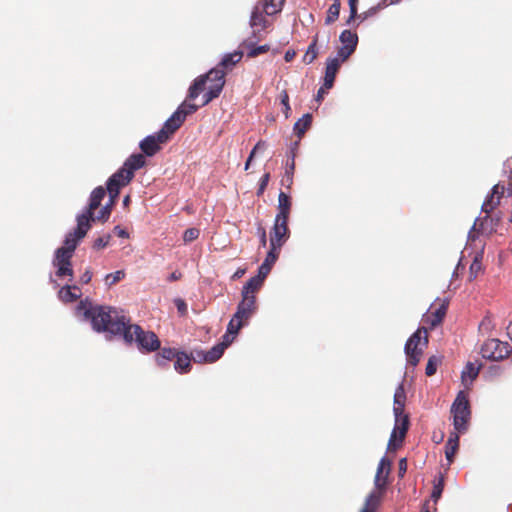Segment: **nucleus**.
Here are the masks:
<instances>
[{
	"label": "nucleus",
	"mask_w": 512,
	"mask_h": 512,
	"mask_svg": "<svg viewBox=\"0 0 512 512\" xmlns=\"http://www.w3.org/2000/svg\"><path fill=\"white\" fill-rule=\"evenodd\" d=\"M78 311L84 309V317L90 320L92 327L97 332H107L112 335H123L126 343L137 344L143 352H154L160 348V340L152 331H144L137 324H129L124 316L107 306H90L85 308L83 302L78 306Z\"/></svg>",
	"instance_id": "f257e3e1"
},
{
	"label": "nucleus",
	"mask_w": 512,
	"mask_h": 512,
	"mask_svg": "<svg viewBox=\"0 0 512 512\" xmlns=\"http://www.w3.org/2000/svg\"><path fill=\"white\" fill-rule=\"evenodd\" d=\"M145 165L146 159L142 154H133L128 157L123 166L107 180L106 191L112 203H116L120 189L130 183L134 177V172Z\"/></svg>",
	"instance_id": "f03ea898"
},
{
	"label": "nucleus",
	"mask_w": 512,
	"mask_h": 512,
	"mask_svg": "<svg viewBox=\"0 0 512 512\" xmlns=\"http://www.w3.org/2000/svg\"><path fill=\"white\" fill-rule=\"evenodd\" d=\"M507 193V196L512 195V167L510 170L508 184L507 187L504 185L497 183L493 186L491 194L486 198L484 203L482 204V211L486 213V216L481 220L479 224V231H487L493 232L495 227L498 225L499 218L493 219L489 216V213L493 211L499 204L500 199L503 195Z\"/></svg>",
	"instance_id": "7ed1b4c3"
},
{
	"label": "nucleus",
	"mask_w": 512,
	"mask_h": 512,
	"mask_svg": "<svg viewBox=\"0 0 512 512\" xmlns=\"http://www.w3.org/2000/svg\"><path fill=\"white\" fill-rule=\"evenodd\" d=\"M428 345V332L425 327L418 328L407 340L405 344V354L407 362L411 366H416L423 355L424 349Z\"/></svg>",
	"instance_id": "20e7f679"
},
{
	"label": "nucleus",
	"mask_w": 512,
	"mask_h": 512,
	"mask_svg": "<svg viewBox=\"0 0 512 512\" xmlns=\"http://www.w3.org/2000/svg\"><path fill=\"white\" fill-rule=\"evenodd\" d=\"M175 131L167 126L165 122L163 127L155 134L145 137L139 144L143 156L152 157L161 150V146L167 143L174 135Z\"/></svg>",
	"instance_id": "39448f33"
},
{
	"label": "nucleus",
	"mask_w": 512,
	"mask_h": 512,
	"mask_svg": "<svg viewBox=\"0 0 512 512\" xmlns=\"http://www.w3.org/2000/svg\"><path fill=\"white\" fill-rule=\"evenodd\" d=\"M451 413L453 414V425L456 432L464 433L468 427L471 411L469 401L462 391L458 393L453 402Z\"/></svg>",
	"instance_id": "423d86ee"
},
{
	"label": "nucleus",
	"mask_w": 512,
	"mask_h": 512,
	"mask_svg": "<svg viewBox=\"0 0 512 512\" xmlns=\"http://www.w3.org/2000/svg\"><path fill=\"white\" fill-rule=\"evenodd\" d=\"M511 352L512 347L508 342H502L494 338L485 341L481 347L482 356L494 361H499L508 357Z\"/></svg>",
	"instance_id": "0eeeda50"
},
{
	"label": "nucleus",
	"mask_w": 512,
	"mask_h": 512,
	"mask_svg": "<svg viewBox=\"0 0 512 512\" xmlns=\"http://www.w3.org/2000/svg\"><path fill=\"white\" fill-rule=\"evenodd\" d=\"M90 228L91 223L88 222L86 217L77 216V227L73 232L66 235L62 248L74 253L78 243L86 236Z\"/></svg>",
	"instance_id": "6e6552de"
},
{
	"label": "nucleus",
	"mask_w": 512,
	"mask_h": 512,
	"mask_svg": "<svg viewBox=\"0 0 512 512\" xmlns=\"http://www.w3.org/2000/svg\"><path fill=\"white\" fill-rule=\"evenodd\" d=\"M197 110L198 106L196 104L183 102L165 122L176 132L182 126L186 117Z\"/></svg>",
	"instance_id": "1a4fd4ad"
},
{
	"label": "nucleus",
	"mask_w": 512,
	"mask_h": 512,
	"mask_svg": "<svg viewBox=\"0 0 512 512\" xmlns=\"http://www.w3.org/2000/svg\"><path fill=\"white\" fill-rule=\"evenodd\" d=\"M290 236L288 219L275 218L270 235V246H283Z\"/></svg>",
	"instance_id": "9d476101"
},
{
	"label": "nucleus",
	"mask_w": 512,
	"mask_h": 512,
	"mask_svg": "<svg viewBox=\"0 0 512 512\" xmlns=\"http://www.w3.org/2000/svg\"><path fill=\"white\" fill-rule=\"evenodd\" d=\"M408 427L409 419L407 415H404L403 418H399L398 422L396 421V425L390 435L388 442V450H396L401 446L407 433Z\"/></svg>",
	"instance_id": "9b49d317"
},
{
	"label": "nucleus",
	"mask_w": 512,
	"mask_h": 512,
	"mask_svg": "<svg viewBox=\"0 0 512 512\" xmlns=\"http://www.w3.org/2000/svg\"><path fill=\"white\" fill-rule=\"evenodd\" d=\"M106 195V190L102 186L96 187L90 195V201L88 204V207L86 211L78 217H86L88 222L91 223L92 221H95L94 219V211L101 205L102 200L104 199Z\"/></svg>",
	"instance_id": "f8f14e48"
},
{
	"label": "nucleus",
	"mask_w": 512,
	"mask_h": 512,
	"mask_svg": "<svg viewBox=\"0 0 512 512\" xmlns=\"http://www.w3.org/2000/svg\"><path fill=\"white\" fill-rule=\"evenodd\" d=\"M256 296L242 295V300L237 306L236 318L248 321L256 311Z\"/></svg>",
	"instance_id": "ddd939ff"
},
{
	"label": "nucleus",
	"mask_w": 512,
	"mask_h": 512,
	"mask_svg": "<svg viewBox=\"0 0 512 512\" xmlns=\"http://www.w3.org/2000/svg\"><path fill=\"white\" fill-rule=\"evenodd\" d=\"M391 470V461L383 457L378 464L377 472L374 479L376 489L385 490L387 486V479Z\"/></svg>",
	"instance_id": "4468645a"
},
{
	"label": "nucleus",
	"mask_w": 512,
	"mask_h": 512,
	"mask_svg": "<svg viewBox=\"0 0 512 512\" xmlns=\"http://www.w3.org/2000/svg\"><path fill=\"white\" fill-rule=\"evenodd\" d=\"M341 66L339 58H328L326 61L325 68V76H324V86L327 89H331L333 87L337 72L339 71Z\"/></svg>",
	"instance_id": "2eb2a0df"
},
{
	"label": "nucleus",
	"mask_w": 512,
	"mask_h": 512,
	"mask_svg": "<svg viewBox=\"0 0 512 512\" xmlns=\"http://www.w3.org/2000/svg\"><path fill=\"white\" fill-rule=\"evenodd\" d=\"M206 77V81H210L211 84L209 85L210 88H216L219 87V91H222L225 85V76L226 71L221 68L219 65H217L215 68H212L203 75Z\"/></svg>",
	"instance_id": "dca6fc26"
},
{
	"label": "nucleus",
	"mask_w": 512,
	"mask_h": 512,
	"mask_svg": "<svg viewBox=\"0 0 512 512\" xmlns=\"http://www.w3.org/2000/svg\"><path fill=\"white\" fill-rule=\"evenodd\" d=\"M447 307L448 304L446 302H442L437 309L425 315L423 320L429 325L430 329H434L443 321L447 312Z\"/></svg>",
	"instance_id": "f3484780"
},
{
	"label": "nucleus",
	"mask_w": 512,
	"mask_h": 512,
	"mask_svg": "<svg viewBox=\"0 0 512 512\" xmlns=\"http://www.w3.org/2000/svg\"><path fill=\"white\" fill-rule=\"evenodd\" d=\"M406 401V393L402 384H400L394 393V407L393 412L396 418V421H399V418H403L404 416V407Z\"/></svg>",
	"instance_id": "a211bd4d"
},
{
	"label": "nucleus",
	"mask_w": 512,
	"mask_h": 512,
	"mask_svg": "<svg viewBox=\"0 0 512 512\" xmlns=\"http://www.w3.org/2000/svg\"><path fill=\"white\" fill-rule=\"evenodd\" d=\"M291 206L292 202L290 196L281 191L278 195V213L275 218L289 219Z\"/></svg>",
	"instance_id": "6ab92c4d"
},
{
	"label": "nucleus",
	"mask_w": 512,
	"mask_h": 512,
	"mask_svg": "<svg viewBox=\"0 0 512 512\" xmlns=\"http://www.w3.org/2000/svg\"><path fill=\"white\" fill-rule=\"evenodd\" d=\"M384 491L385 490L376 489L375 491L370 493L369 496L366 498L364 507L361 509L360 512H376L380 505Z\"/></svg>",
	"instance_id": "aec40b11"
},
{
	"label": "nucleus",
	"mask_w": 512,
	"mask_h": 512,
	"mask_svg": "<svg viewBox=\"0 0 512 512\" xmlns=\"http://www.w3.org/2000/svg\"><path fill=\"white\" fill-rule=\"evenodd\" d=\"M459 448V435L458 432L451 433L446 444H445V456L448 464H451L454 460V456Z\"/></svg>",
	"instance_id": "412c9836"
},
{
	"label": "nucleus",
	"mask_w": 512,
	"mask_h": 512,
	"mask_svg": "<svg viewBox=\"0 0 512 512\" xmlns=\"http://www.w3.org/2000/svg\"><path fill=\"white\" fill-rule=\"evenodd\" d=\"M58 296L61 301L71 303L80 298L81 291L76 285H66L59 290Z\"/></svg>",
	"instance_id": "4be33fe9"
},
{
	"label": "nucleus",
	"mask_w": 512,
	"mask_h": 512,
	"mask_svg": "<svg viewBox=\"0 0 512 512\" xmlns=\"http://www.w3.org/2000/svg\"><path fill=\"white\" fill-rule=\"evenodd\" d=\"M175 370L180 373H187L191 369V357L185 352H178L174 364Z\"/></svg>",
	"instance_id": "5701e85b"
},
{
	"label": "nucleus",
	"mask_w": 512,
	"mask_h": 512,
	"mask_svg": "<svg viewBox=\"0 0 512 512\" xmlns=\"http://www.w3.org/2000/svg\"><path fill=\"white\" fill-rule=\"evenodd\" d=\"M250 25L252 28L260 27L261 29H264L267 25V19L264 16L263 12L260 11L258 8H255L252 12L251 18H250ZM258 31L256 29L253 30V35L255 38H258L257 36Z\"/></svg>",
	"instance_id": "b1692460"
},
{
	"label": "nucleus",
	"mask_w": 512,
	"mask_h": 512,
	"mask_svg": "<svg viewBox=\"0 0 512 512\" xmlns=\"http://www.w3.org/2000/svg\"><path fill=\"white\" fill-rule=\"evenodd\" d=\"M242 57L243 53L241 51H234L233 53L226 54L218 65L227 72V70H231Z\"/></svg>",
	"instance_id": "393cba45"
},
{
	"label": "nucleus",
	"mask_w": 512,
	"mask_h": 512,
	"mask_svg": "<svg viewBox=\"0 0 512 512\" xmlns=\"http://www.w3.org/2000/svg\"><path fill=\"white\" fill-rule=\"evenodd\" d=\"M312 124V115L310 113H306L300 118L293 127L295 134L301 138L305 132L310 128Z\"/></svg>",
	"instance_id": "a878e982"
},
{
	"label": "nucleus",
	"mask_w": 512,
	"mask_h": 512,
	"mask_svg": "<svg viewBox=\"0 0 512 512\" xmlns=\"http://www.w3.org/2000/svg\"><path fill=\"white\" fill-rule=\"evenodd\" d=\"M206 83V77L203 75L197 77L189 88L188 98L191 100L196 99L199 94L205 90Z\"/></svg>",
	"instance_id": "bb28decb"
},
{
	"label": "nucleus",
	"mask_w": 512,
	"mask_h": 512,
	"mask_svg": "<svg viewBox=\"0 0 512 512\" xmlns=\"http://www.w3.org/2000/svg\"><path fill=\"white\" fill-rule=\"evenodd\" d=\"M262 285L263 282L261 281L260 277L253 276L244 285L242 289V295L255 296V294L260 290Z\"/></svg>",
	"instance_id": "cd10ccee"
},
{
	"label": "nucleus",
	"mask_w": 512,
	"mask_h": 512,
	"mask_svg": "<svg viewBox=\"0 0 512 512\" xmlns=\"http://www.w3.org/2000/svg\"><path fill=\"white\" fill-rule=\"evenodd\" d=\"M177 353L178 351L174 348H162L156 355L157 364L161 367L166 366L168 361L176 358Z\"/></svg>",
	"instance_id": "c85d7f7f"
},
{
	"label": "nucleus",
	"mask_w": 512,
	"mask_h": 512,
	"mask_svg": "<svg viewBox=\"0 0 512 512\" xmlns=\"http://www.w3.org/2000/svg\"><path fill=\"white\" fill-rule=\"evenodd\" d=\"M481 365H476L472 362H468L462 371V381L466 382L468 379L470 382L474 381L480 371Z\"/></svg>",
	"instance_id": "c756f323"
},
{
	"label": "nucleus",
	"mask_w": 512,
	"mask_h": 512,
	"mask_svg": "<svg viewBox=\"0 0 512 512\" xmlns=\"http://www.w3.org/2000/svg\"><path fill=\"white\" fill-rule=\"evenodd\" d=\"M295 170L294 155H292L291 162H287L285 173L281 179V184L286 188H290L293 184V175Z\"/></svg>",
	"instance_id": "7c9ffc66"
},
{
	"label": "nucleus",
	"mask_w": 512,
	"mask_h": 512,
	"mask_svg": "<svg viewBox=\"0 0 512 512\" xmlns=\"http://www.w3.org/2000/svg\"><path fill=\"white\" fill-rule=\"evenodd\" d=\"M340 42L342 46H347L355 50L358 43V36L350 30H344L340 35Z\"/></svg>",
	"instance_id": "2f4dec72"
},
{
	"label": "nucleus",
	"mask_w": 512,
	"mask_h": 512,
	"mask_svg": "<svg viewBox=\"0 0 512 512\" xmlns=\"http://www.w3.org/2000/svg\"><path fill=\"white\" fill-rule=\"evenodd\" d=\"M317 41L318 36L316 35L310 45L307 48L306 53L304 54L302 61L305 64H311L318 56V50H317Z\"/></svg>",
	"instance_id": "473e14b6"
},
{
	"label": "nucleus",
	"mask_w": 512,
	"mask_h": 512,
	"mask_svg": "<svg viewBox=\"0 0 512 512\" xmlns=\"http://www.w3.org/2000/svg\"><path fill=\"white\" fill-rule=\"evenodd\" d=\"M340 8H341V2L340 0H334L333 3L330 5L327 11L326 16V24H331L335 22L340 14Z\"/></svg>",
	"instance_id": "72a5a7b5"
},
{
	"label": "nucleus",
	"mask_w": 512,
	"mask_h": 512,
	"mask_svg": "<svg viewBox=\"0 0 512 512\" xmlns=\"http://www.w3.org/2000/svg\"><path fill=\"white\" fill-rule=\"evenodd\" d=\"M285 0H265L264 12L267 15H274L281 11V6Z\"/></svg>",
	"instance_id": "f704fd0d"
},
{
	"label": "nucleus",
	"mask_w": 512,
	"mask_h": 512,
	"mask_svg": "<svg viewBox=\"0 0 512 512\" xmlns=\"http://www.w3.org/2000/svg\"><path fill=\"white\" fill-rule=\"evenodd\" d=\"M245 323L246 321L241 318H236V314H234L227 325V331L236 336Z\"/></svg>",
	"instance_id": "c9c22d12"
},
{
	"label": "nucleus",
	"mask_w": 512,
	"mask_h": 512,
	"mask_svg": "<svg viewBox=\"0 0 512 512\" xmlns=\"http://www.w3.org/2000/svg\"><path fill=\"white\" fill-rule=\"evenodd\" d=\"M224 353L223 347L218 344L213 346L210 350L206 351V363H213L217 361Z\"/></svg>",
	"instance_id": "e433bc0d"
},
{
	"label": "nucleus",
	"mask_w": 512,
	"mask_h": 512,
	"mask_svg": "<svg viewBox=\"0 0 512 512\" xmlns=\"http://www.w3.org/2000/svg\"><path fill=\"white\" fill-rule=\"evenodd\" d=\"M114 205L115 203H112L111 198H109V202L104 207H102L99 214L96 217H94L95 221L97 220L101 222H106L110 217Z\"/></svg>",
	"instance_id": "4c0bfd02"
},
{
	"label": "nucleus",
	"mask_w": 512,
	"mask_h": 512,
	"mask_svg": "<svg viewBox=\"0 0 512 512\" xmlns=\"http://www.w3.org/2000/svg\"><path fill=\"white\" fill-rule=\"evenodd\" d=\"M280 249L281 246H270V250L267 253L264 263L272 267L278 259Z\"/></svg>",
	"instance_id": "58836bf2"
},
{
	"label": "nucleus",
	"mask_w": 512,
	"mask_h": 512,
	"mask_svg": "<svg viewBox=\"0 0 512 512\" xmlns=\"http://www.w3.org/2000/svg\"><path fill=\"white\" fill-rule=\"evenodd\" d=\"M482 269V262L478 257H475L469 268V280L475 279L482 272Z\"/></svg>",
	"instance_id": "ea45409f"
},
{
	"label": "nucleus",
	"mask_w": 512,
	"mask_h": 512,
	"mask_svg": "<svg viewBox=\"0 0 512 512\" xmlns=\"http://www.w3.org/2000/svg\"><path fill=\"white\" fill-rule=\"evenodd\" d=\"M125 277V272L123 270H118L114 273H109L105 277V282L108 286H112L119 281H121Z\"/></svg>",
	"instance_id": "a19ab883"
},
{
	"label": "nucleus",
	"mask_w": 512,
	"mask_h": 512,
	"mask_svg": "<svg viewBox=\"0 0 512 512\" xmlns=\"http://www.w3.org/2000/svg\"><path fill=\"white\" fill-rule=\"evenodd\" d=\"M440 363V359L436 356H431L428 359V362L426 364L425 368V374L427 376H432L436 373L438 364Z\"/></svg>",
	"instance_id": "79ce46f5"
},
{
	"label": "nucleus",
	"mask_w": 512,
	"mask_h": 512,
	"mask_svg": "<svg viewBox=\"0 0 512 512\" xmlns=\"http://www.w3.org/2000/svg\"><path fill=\"white\" fill-rule=\"evenodd\" d=\"M222 91H219V87L216 88H210L208 87V91L203 95V103L202 105L205 106L209 104L213 99L219 97Z\"/></svg>",
	"instance_id": "37998d69"
},
{
	"label": "nucleus",
	"mask_w": 512,
	"mask_h": 512,
	"mask_svg": "<svg viewBox=\"0 0 512 512\" xmlns=\"http://www.w3.org/2000/svg\"><path fill=\"white\" fill-rule=\"evenodd\" d=\"M443 489H444V480H443V477H440L437 482H434L433 490L431 493V498L434 501H437L441 497Z\"/></svg>",
	"instance_id": "c03bdc74"
},
{
	"label": "nucleus",
	"mask_w": 512,
	"mask_h": 512,
	"mask_svg": "<svg viewBox=\"0 0 512 512\" xmlns=\"http://www.w3.org/2000/svg\"><path fill=\"white\" fill-rule=\"evenodd\" d=\"M110 240H111L110 234H105L103 236H100L94 240L93 248L97 249V250L103 249L106 246H108Z\"/></svg>",
	"instance_id": "a18cd8bd"
},
{
	"label": "nucleus",
	"mask_w": 512,
	"mask_h": 512,
	"mask_svg": "<svg viewBox=\"0 0 512 512\" xmlns=\"http://www.w3.org/2000/svg\"><path fill=\"white\" fill-rule=\"evenodd\" d=\"M270 49V46L265 44L257 47H251L247 53V57L249 58H255L260 54H264L268 52Z\"/></svg>",
	"instance_id": "49530a36"
},
{
	"label": "nucleus",
	"mask_w": 512,
	"mask_h": 512,
	"mask_svg": "<svg viewBox=\"0 0 512 512\" xmlns=\"http://www.w3.org/2000/svg\"><path fill=\"white\" fill-rule=\"evenodd\" d=\"M280 102L283 105V112L285 114V118L289 117V113L291 110L290 104H289V95L286 90L281 91L280 93Z\"/></svg>",
	"instance_id": "de8ad7c7"
},
{
	"label": "nucleus",
	"mask_w": 512,
	"mask_h": 512,
	"mask_svg": "<svg viewBox=\"0 0 512 512\" xmlns=\"http://www.w3.org/2000/svg\"><path fill=\"white\" fill-rule=\"evenodd\" d=\"M354 49H351L347 46H341L339 49H338V52H337V57L336 58H339L340 59V63H343L344 61H346L353 53H354Z\"/></svg>",
	"instance_id": "09e8293b"
},
{
	"label": "nucleus",
	"mask_w": 512,
	"mask_h": 512,
	"mask_svg": "<svg viewBox=\"0 0 512 512\" xmlns=\"http://www.w3.org/2000/svg\"><path fill=\"white\" fill-rule=\"evenodd\" d=\"M200 231L197 228H189L183 234V240L185 243L192 242L199 237Z\"/></svg>",
	"instance_id": "8fccbe9b"
},
{
	"label": "nucleus",
	"mask_w": 512,
	"mask_h": 512,
	"mask_svg": "<svg viewBox=\"0 0 512 512\" xmlns=\"http://www.w3.org/2000/svg\"><path fill=\"white\" fill-rule=\"evenodd\" d=\"M191 360L197 363H206V351L194 349L190 354Z\"/></svg>",
	"instance_id": "3c124183"
},
{
	"label": "nucleus",
	"mask_w": 512,
	"mask_h": 512,
	"mask_svg": "<svg viewBox=\"0 0 512 512\" xmlns=\"http://www.w3.org/2000/svg\"><path fill=\"white\" fill-rule=\"evenodd\" d=\"M72 256L73 252L60 247L56 250L54 259L71 261Z\"/></svg>",
	"instance_id": "603ef678"
},
{
	"label": "nucleus",
	"mask_w": 512,
	"mask_h": 512,
	"mask_svg": "<svg viewBox=\"0 0 512 512\" xmlns=\"http://www.w3.org/2000/svg\"><path fill=\"white\" fill-rule=\"evenodd\" d=\"M265 142L263 141H259L255 146L254 148L252 149V151L250 152V155L245 163V170H248L249 169V166L251 164V161L252 159L254 158L255 156V153L260 150V149H264L265 148Z\"/></svg>",
	"instance_id": "864d4df0"
},
{
	"label": "nucleus",
	"mask_w": 512,
	"mask_h": 512,
	"mask_svg": "<svg viewBox=\"0 0 512 512\" xmlns=\"http://www.w3.org/2000/svg\"><path fill=\"white\" fill-rule=\"evenodd\" d=\"M269 180H270V173H265L261 178H260V181H259V188H258V191H257V195L260 196L264 193L268 183H269Z\"/></svg>",
	"instance_id": "5fc2aeb1"
},
{
	"label": "nucleus",
	"mask_w": 512,
	"mask_h": 512,
	"mask_svg": "<svg viewBox=\"0 0 512 512\" xmlns=\"http://www.w3.org/2000/svg\"><path fill=\"white\" fill-rule=\"evenodd\" d=\"M349 8H350V15L347 20V23L349 24L352 20L357 18V4L358 0H348Z\"/></svg>",
	"instance_id": "6e6d98bb"
},
{
	"label": "nucleus",
	"mask_w": 512,
	"mask_h": 512,
	"mask_svg": "<svg viewBox=\"0 0 512 512\" xmlns=\"http://www.w3.org/2000/svg\"><path fill=\"white\" fill-rule=\"evenodd\" d=\"M56 275L58 277L68 276L71 280L73 277L72 263L70 264V266L59 267V269H57L56 271Z\"/></svg>",
	"instance_id": "4d7b16f0"
},
{
	"label": "nucleus",
	"mask_w": 512,
	"mask_h": 512,
	"mask_svg": "<svg viewBox=\"0 0 512 512\" xmlns=\"http://www.w3.org/2000/svg\"><path fill=\"white\" fill-rule=\"evenodd\" d=\"M271 268L269 265L265 264L264 262L260 265L258 269V274L255 277H260L261 281L264 282L267 275L270 273Z\"/></svg>",
	"instance_id": "13d9d810"
},
{
	"label": "nucleus",
	"mask_w": 512,
	"mask_h": 512,
	"mask_svg": "<svg viewBox=\"0 0 512 512\" xmlns=\"http://www.w3.org/2000/svg\"><path fill=\"white\" fill-rule=\"evenodd\" d=\"M235 337L236 336L234 334H230L228 331H226V333L222 337V342L219 343L218 345L222 346L223 350L225 351V349L233 342Z\"/></svg>",
	"instance_id": "bf43d9fd"
},
{
	"label": "nucleus",
	"mask_w": 512,
	"mask_h": 512,
	"mask_svg": "<svg viewBox=\"0 0 512 512\" xmlns=\"http://www.w3.org/2000/svg\"><path fill=\"white\" fill-rule=\"evenodd\" d=\"M406 471H407V462H406L405 458H402V459H400L399 464H398L399 476L403 477L404 474L406 473Z\"/></svg>",
	"instance_id": "052dcab7"
},
{
	"label": "nucleus",
	"mask_w": 512,
	"mask_h": 512,
	"mask_svg": "<svg viewBox=\"0 0 512 512\" xmlns=\"http://www.w3.org/2000/svg\"><path fill=\"white\" fill-rule=\"evenodd\" d=\"M176 307L181 314H185L187 311V305L182 299L175 300Z\"/></svg>",
	"instance_id": "680f3d73"
},
{
	"label": "nucleus",
	"mask_w": 512,
	"mask_h": 512,
	"mask_svg": "<svg viewBox=\"0 0 512 512\" xmlns=\"http://www.w3.org/2000/svg\"><path fill=\"white\" fill-rule=\"evenodd\" d=\"M92 279V272L87 269L83 274L82 276L80 277V282L82 284H88Z\"/></svg>",
	"instance_id": "e2e57ef3"
},
{
	"label": "nucleus",
	"mask_w": 512,
	"mask_h": 512,
	"mask_svg": "<svg viewBox=\"0 0 512 512\" xmlns=\"http://www.w3.org/2000/svg\"><path fill=\"white\" fill-rule=\"evenodd\" d=\"M114 232L116 233V235L120 238H127L128 237V233L126 230H124L123 228H121L120 226H116L114 228Z\"/></svg>",
	"instance_id": "0e129e2a"
},
{
	"label": "nucleus",
	"mask_w": 512,
	"mask_h": 512,
	"mask_svg": "<svg viewBox=\"0 0 512 512\" xmlns=\"http://www.w3.org/2000/svg\"><path fill=\"white\" fill-rule=\"evenodd\" d=\"M181 278H182V273H180V272H178V271H174V272H172V273L168 276L167 280H168L169 282H174V281H178V280H180Z\"/></svg>",
	"instance_id": "69168bd1"
},
{
	"label": "nucleus",
	"mask_w": 512,
	"mask_h": 512,
	"mask_svg": "<svg viewBox=\"0 0 512 512\" xmlns=\"http://www.w3.org/2000/svg\"><path fill=\"white\" fill-rule=\"evenodd\" d=\"M71 264V261H64V260H58V259H54L53 260V265L55 267H57V269H59V267H65V266H70Z\"/></svg>",
	"instance_id": "338daca9"
},
{
	"label": "nucleus",
	"mask_w": 512,
	"mask_h": 512,
	"mask_svg": "<svg viewBox=\"0 0 512 512\" xmlns=\"http://www.w3.org/2000/svg\"><path fill=\"white\" fill-rule=\"evenodd\" d=\"M327 88L324 86V84L319 88L318 92H317V96H316V100L317 101H321L324 97V95L326 94L327 92Z\"/></svg>",
	"instance_id": "774afa93"
}]
</instances>
